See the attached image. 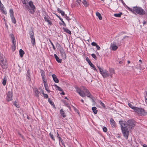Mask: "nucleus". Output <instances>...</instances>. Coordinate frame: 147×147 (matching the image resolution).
<instances>
[{"instance_id":"obj_49","label":"nucleus","mask_w":147,"mask_h":147,"mask_svg":"<svg viewBox=\"0 0 147 147\" xmlns=\"http://www.w3.org/2000/svg\"><path fill=\"white\" fill-rule=\"evenodd\" d=\"M60 13L61 14V15L63 16H64L65 15V13L64 12L62 11H61V12Z\"/></svg>"},{"instance_id":"obj_48","label":"nucleus","mask_w":147,"mask_h":147,"mask_svg":"<svg viewBox=\"0 0 147 147\" xmlns=\"http://www.w3.org/2000/svg\"><path fill=\"white\" fill-rule=\"evenodd\" d=\"M45 90L48 92H50V90H49V88H48V87H46L45 88Z\"/></svg>"},{"instance_id":"obj_19","label":"nucleus","mask_w":147,"mask_h":147,"mask_svg":"<svg viewBox=\"0 0 147 147\" xmlns=\"http://www.w3.org/2000/svg\"><path fill=\"white\" fill-rule=\"evenodd\" d=\"M57 137L58 138L59 140V143H61L62 144V145H63V146H64V144L63 142L62 139L59 136V135L57 132Z\"/></svg>"},{"instance_id":"obj_41","label":"nucleus","mask_w":147,"mask_h":147,"mask_svg":"<svg viewBox=\"0 0 147 147\" xmlns=\"http://www.w3.org/2000/svg\"><path fill=\"white\" fill-rule=\"evenodd\" d=\"M13 104L15 105L17 107L19 108V106L18 105H17V102L15 101L13 103Z\"/></svg>"},{"instance_id":"obj_15","label":"nucleus","mask_w":147,"mask_h":147,"mask_svg":"<svg viewBox=\"0 0 147 147\" xmlns=\"http://www.w3.org/2000/svg\"><path fill=\"white\" fill-rule=\"evenodd\" d=\"M110 123L113 127H115L116 124L115 122L114 121L113 119L111 118L110 119Z\"/></svg>"},{"instance_id":"obj_60","label":"nucleus","mask_w":147,"mask_h":147,"mask_svg":"<svg viewBox=\"0 0 147 147\" xmlns=\"http://www.w3.org/2000/svg\"><path fill=\"white\" fill-rule=\"evenodd\" d=\"M65 99H67V97H65Z\"/></svg>"},{"instance_id":"obj_51","label":"nucleus","mask_w":147,"mask_h":147,"mask_svg":"<svg viewBox=\"0 0 147 147\" xmlns=\"http://www.w3.org/2000/svg\"><path fill=\"white\" fill-rule=\"evenodd\" d=\"M57 46L58 47H60V45L59 44L58 42L57 43Z\"/></svg>"},{"instance_id":"obj_18","label":"nucleus","mask_w":147,"mask_h":147,"mask_svg":"<svg viewBox=\"0 0 147 147\" xmlns=\"http://www.w3.org/2000/svg\"><path fill=\"white\" fill-rule=\"evenodd\" d=\"M54 56L56 60L58 63H61L62 61V59L59 58V57L57 56L56 54L54 55Z\"/></svg>"},{"instance_id":"obj_44","label":"nucleus","mask_w":147,"mask_h":147,"mask_svg":"<svg viewBox=\"0 0 147 147\" xmlns=\"http://www.w3.org/2000/svg\"><path fill=\"white\" fill-rule=\"evenodd\" d=\"M81 2V0H77L76 2L77 4H80Z\"/></svg>"},{"instance_id":"obj_46","label":"nucleus","mask_w":147,"mask_h":147,"mask_svg":"<svg viewBox=\"0 0 147 147\" xmlns=\"http://www.w3.org/2000/svg\"><path fill=\"white\" fill-rule=\"evenodd\" d=\"M92 56L94 59H96V55L94 54H92Z\"/></svg>"},{"instance_id":"obj_5","label":"nucleus","mask_w":147,"mask_h":147,"mask_svg":"<svg viewBox=\"0 0 147 147\" xmlns=\"http://www.w3.org/2000/svg\"><path fill=\"white\" fill-rule=\"evenodd\" d=\"M3 55L0 53V65L3 69H6L7 65L6 60L4 59Z\"/></svg>"},{"instance_id":"obj_9","label":"nucleus","mask_w":147,"mask_h":147,"mask_svg":"<svg viewBox=\"0 0 147 147\" xmlns=\"http://www.w3.org/2000/svg\"><path fill=\"white\" fill-rule=\"evenodd\" d=\"M6 100L8 101L11 100L13 96L12 92L11 91H9L7 94Z\"/></svg>"},{"instance_id":"obj_33","label":"nucleus","mask_w":147,"mask_h":147,"mask_svg":"<svg viewBox=\"0 0 147 147\" xmlns=\"http://www.w3.org/2000/svg\"><path fill=\"white\" fill-rule=\"evenodd\" d=\"M49 135L51 138L54 141H55V137H54L53 135L51 133H50Z\"/></svg>"},{"instance_id":"obj_54","label":"nucleus","mask_w":147,"mask_h":147,"mask_svg":"<svg viewBox=\"0 0 147 147\" xmlns=\"http://www.w3.org/2000/svg\"><path fill=\"white\" fill-rule=\"evenodd\" d=\"M61 94H62L63 95H65V93L64 92H63L62 93H61Z\"/></svg>"},{"instance_id":"obj_30","label":"nucleus","mask_w":147,"mask_h":147,"mask_svg":"<svg viewBox=\"0 0 147 147\" xmlns=\"http://www.w3.org/2000/svg\"><path fill=\"white\" fill-rule=\"evenodd\" d=\"M40 92H41V93L43 94V96L45 98H47L48 97V95L44 93L43 91L42 90H41L40 91Z\"/></svg>"},{"instance_id":"obj_28","label":"nucleus","mask_w":147,"mask_h":147,"mask_svg":"<svg viewBox=\"0 0 147 147\" xmlns=\"http://www.w3.org/2000/svg\"><path fill=\"white\" fill-rule=\"evenodd\" d=\"M60 113L63 117H66V115L65 114L64 111L62 109L60 110Z\"/></svg>"},{"instance_id":"obj_64","label":"nucleus","mask_w":147,"mask_h":147,"mask_svg":"<svg viewBox=\"0 0 147 147\" xmlns=\"http://www.w3.org/2000/svg\"><path fill=\"white\" fill-rule=\"evenodd\" d=\"M57 17H58L59 18H60V17L58 16H57Z\"/></svg>"},{"instance_id":"obj_37","label":"nucleus","mask_w":147,"mask_h":147,"mask_svg":"<svg viewBox=\"0 0 147 147\" xmlns=\"http://www.w3.org/2000/svg\"><path fill=\"white\" fill-rule=\"evenodd\" d=\"M99 102V103L100 104V105L101 106H102V107H103V108H105V104H104V103H103L102 102L100 101Z\"/></svg>"},{"instance_id":"obj_59","label":"nucleus","mask_w":147,"mask_h":147,"mask_svg":"<svg viewBox=\"0 0 147 147\" xmlns=\"http://www.w3.org/2000/svg\"><path fill=\"white\" fill-rule=\"evenodd\" d=\"M29 76L30 74H28V77L29 78Z\"/></svg>"},{"instance_id":"obj_22","label":"nucleus","mask_w":147,"mask_h":147,"mask_svg":"<svg viewBox=\"0 0 147 147\" xmlns=\"http://www.w3.org/2000/svg\"><path fill=\"white\" fill-rule=\"evenodd\" d=\"M20 55L21 57H22L24 54V51L22 49H20L19 51Z\"/></svg>"},{"instance_id":"obj_26","label":"nucleus","mask_w":147,"mask_h":147,"mask_svg":"<svg viewBox=\"0 0 147 147\" xmlns=\"http://www.w3.org/2000/svg\"><path fill=\"white\" fill-rule=\"evenodd\" d=\"M0 8L1 11L3 13L5 14H7V12L5 10L3 6L1 7Z\"/></svg>"},{"instance_id":"obj_27","label":"nucleus","mask_w":147,"mask_h":147,"mask_svg":"<svg viewBox=\"0 0 147 147\" xmlns=\"http://www.w3.org/2000/svg\"><path fill=\"white\" fill-rule=\"evenodd\" d=\"M63 29L65 32L68 33L69 34H71V32L68 29L63 28Z\"/></svg>"},{"instance_id":"obj_58","label":"nucleus","mask_w":147,"mask_h":147,"mask_svg":"<svg viewBox=\"0 0 147 147\" xmlns=\"http://www.w3.org/2000/svg\"><path fill=\"white\" fill-rule=\"evenodd\" d=\"M127 63H130V61H127Z\"/></svg>"},{"instance_id":"obj_62","label":"nucleus","mask_w":147,"mask_h":147,"mask_svg":"<svg viewBox=\"0 0 147 147\" xmlns=\"http://www.w3.org/2000/svg\"><path fill=\"white\" fill-rule=\"evenodd\" d=\"M128 37L127 36H125V37Z\"/></svg>"},{"instance_id":"obj_31","label":"nucleus","mask_w":147,"mask_h":147,"mask_svg":"<svg viewBox=\"0 0 147 147\" xmlns=\"http://www.w3.org/2000/svg\"><path fill=\"white\" fill-rule=\"evenodd\" d=\"M122 14V13H115L114 14V16L116 17H121Z\"/></svg>"},{"instance_id":"obj_16","label":"nucleus","mask_w":147,"mask_h":147,"mask_svg":"<svg viewBox=\"0 0 147 147\" xmlns=\"http://www.w3.org/2000/svg\"><path fill=\"white\" fill-rule=\"evenodd\" d=\"M53 79L54 81L57 83H58L59 82V80L57 78L56 75L55 74H53L52 76Z\"/></svg>"},{"instance_id":"obj_20","label":"nucleus","mask_w":147,"mask_h":147,"mask_svg":"<svg viewBox=\"0 0 147 147\" xmlns=\"http://www.w3.org/2000/svg\"><path fill=\"white\" fill-rule=\"evenodd\" d=\"M92 110L94 114H96L97 113L98 111L97 108L95 107H93L92 108Z\"/></svg>"},{"instance_id":"obj_24","label":"nucleus","mask_w":147,"mask_h":147,"mask_svg":"<svg viewBox=\"0 0 147 147\" xmlns=\"http://www.w3.org/2000/svg\"><path fill=\"white\" fill-rule=\"evenodd\" d=\"M82 3L83 5H84V6L85 7H86L88 6V4L86 1L85 0H83L82 1Z\"/></svg>"},{"instance_id":"obj_34","label":"nucleus","mask_w":147,"mask_h":147,"mask_svg":"<svg viewBox=\"0 0 147 147\" xmlns=\"http://www.w3.org/2000/svg\"><path fill=\"white\" fill-rule=\"evenodd\" d=\"M55 86H56V87L57 88V89L59 91H63V90L62 88H61L60 87L56 85H55Z\"/></svg>"},{"instance_id":"obj_10","label":"nucleus","mask_w":147,"mask_h":147,"mask_svg":"<svg viewBox=\"0 0 147 147\" xmlns=\"http://www.w3.org/2000/svg\"><path fill=\"white\" fill-rule=\"evenodd\" d=\"M134 111L138 114H143V112H144V110L141 108L135 107L134 110Z\"/></svg>"},{"instance_id":"obj_38","label":"nucleus","mask_w":147,"mask_h":147,"mask_svg":"<svg viewBox=\"0 0 147 147\" xmlns=\"http://www.w3.org/2000/svg\"><path fill=\"white\" fill-rule=\"evenodd\" d=\"M49 41L50 42L51 45L52 46L53 49L54 50H55V48L54 45L53 44V43L52 42H51V40H49Z\"/></svg>"},{"instance_id":"obj_52","label":"nucleus","mask_w":147,"mask_h":147,"mask_svg":"<svg viewBox=\"0 0 147 147\" xmlns=\"http://www.w3.org/2000/svg\"><path fill=\"white\" fill-rule=\"evenodd\" d=\"M66 19L67 20H70L69 18L67 16H66Z\"/></svg>"},{"instance_id":"obj_21","label":"nucleus","mask_w":147,"mask_h":147,"mask_svg":"<svg viewBox=\"0 0 147 147\" xmlns=\"http://www.w3.org/2000/svg\"><path fill=\"white\" fill-rule=\"evenodd\" d=\"M7 78L6 76H5L3 80L2 84L3 86H5L6 84Z\"/></svg>"},{"instance_id":"obj_55","label":"nucleus","mask_w":147,"mask_h":147,"mask_svg":"<svg viewBox=\"0 0 147 147\" xmlns=\"http://www.w3.org/2000/svg\"><path fill=\"white\" fill-rule=\"evenodd\" d=\"M139 61L140 62L141 64V63H142V60H140H140H139Z\"/></svg>"},{"instance_id":"obj_25","label":"nucleus","mask_w":147,"mask_h":147,"mask_svg":"<svg viewBox=\"0 0 147 147\" xmlns=\"http://www.w3.org/2000/svg\"><path fill=\"white\" fill-rule=\"evenodd\" d=\"M0 8L1 11L3 13L5 14H7V12L5 10L3 6L1 7Z\"/></svg>"},{"instance_id":"obj_13","label":"nucleus","mask_w":147,"mask_h":147,"mask_svg":"<svg viewBox=\"0 0 147 147\" xmlns=\"http://www.w3.org/2000/svg\"><path fill=\"white\" fill-rule=\"evenodd\" d=\"M44 18L45 19V22H47L48 23V24L51 25H52V24L51 22L49 20L50 18L48 16H45Z\"/></svg>"},{"instance_id":"obj_4","label":"nucleus","mask_w":147,"mask_h":147,"mask_svg":"<svg viewBox=\"0 0 147 147\" xmlns=\"http://www.w3.org/2000/svg\"><path fill=\"white\" fill-rule=\"evenodd\" d=\"M128 9L133 13H136L141 15H143L145 14V11L142 8L138 7H133L132 9L127 7Z\"/></svg>"},{"instance_id":"obj_36","label":"nucleus","mask_w":147,"mask_h":147,"mask_svg":"<svg viewBox=\"0 0 147 147\" xmlns=\"http://www.w3.org/2000/svg\"><path fill=\"white\" fill-rule=\"evenodd\" d=\"M128 105L130 108H131L132 109H133V110H134V108H135L136 107H134L132 105H131V103H128Z\"/></svg>"},{"instance_id":"obj_6","label":"nucleus","mask_w":147,"mask_h":147,"mask_svg":"<svg viewBox=\"0 0 147 147\" xmlns=\"http://www.w3.org/2000/svg\"><path fill=\"white\" fill-rule=\"evenodd\" d=\"M100 74L102 75L104 78H107L109 76V74L108 72L106 70H103L100 66H98Z\"/></svg>"},{"instance_id":"obj_35","label":"nucleus","mask_w":147,"mask_h":147,"mask_svg":"<svg viewBox=\"0 0 147 147\" xmlns=\"http://www.w3.org/2000/svg\"><path fill=\"white\" fill-rule=\"evenodd\" d=\"M9 13L10 16H13V9H10L9 10Z\"/></svg>"},{"instance_id":"obj_8","label":"nucleus","mask_w":147,"mask_h":147,"mask_svg":"<svg viewBox=\"0 0 147 147\" xmlns=\"http://www.w3.org/2000/svg\"><path fill=\"white\" fill-rule=\"evenodd\" d=\"M30 37L31 39V42L33 45L35 44V40L34 32L33 31H30L29 32Z\"/></svg>"},{"instance_id":"obj_47","label":"nucleus","mask_w":147,"mask_h":147,"mask_svg":"<svg viewBox=\"0 0 147 147\" xmlns=\"http://www.w3.org/2000/svg\"><path fill=\"white\" fill-rule=\"evenodd\" d=\"M96 48H97V50H100V47L98 45H97L96 46Z\"/></svg>"},{"instance_id":"obj_29","label":"nucleus","mask_w":147,"mask_h":147,"mask_svg":"<svg viewBox=\"0 0 147 147\" xmlns=\"http://www.w3.org/2000/svg\"><path fill=\"white\" fill-rule=\"evenodd\" d=\"M10 17H11V18L12 22L14 24H16V21L14 17L13 16H10Z\"/></svg>"},{"instance_id":"obj_17","label":"nucleus","mask_w":147,"mask_h":147,"mask_svg":"<svg viewBox=\"0 0 147 147\" xmlns=\"http://www.w3.org/2000/svg\"><path fill=\"white\" fill-rule=\"evenodd\" d=\"M34 95L37 97H38L39 96V92L38 91L37 88L34 89Z\"/></svg>"},{"instance_id":"obj_63","label":"nucleus","mask_w":147,"mask_h":147,"mask_svg":"<svg viewBox=\"0 0 147 147\" xmlns=\"http://www.w3.org/2000/svg\"><path fill=\"white\" fill-rule=\"evenodd\" d=\"M140 66H141L140 65Z\"/></svg>"},{"instance_id":"obj_1","label":"nucleus","mask_w":147,"mask_h":147,"mask_svg":"<svg viewBox=\"0 0 147 147\" xmlns=\"http://www.w3.org/2000/svg\"><path fill=\"white\" fill-rule=\"evenodd\" d=\"M121 125V129L123 136L127 139L129 131H131L132 128L136 125L135 122L132 120H129L127 122L122 121H119Z\"/></svg>"},{"instance_id":"obj_23","label":"nucleus","mask_w":147,"mask_h":147,"mask_svg":"<svg viewBox=\"0 0 147 147\" xmlns=\"http://www.w3.org/2000/svg\"><path fill=\"white\" fill-rule=\"evenodd\" d=\"M96 16H98V18L100 20H102V17L100 14V13L98 12H97L96 13Z\"/></svg>"},{"instance_id":"obj_7","label":"nucleus","mask_w":147,"mask_h":147,"mask_svg":"<svg viewBox=\"0 0 147 147\" xmlns=\"http://www.w3.org/2000/svg\"><path fill=\"white\" fill-rule=\"evenodd\" d=\"M11 38L12 42L13 44L11 47V48L12 51H14L16 49V41L14 38V35L13 34H11Z\"/></svg>"},{"instance_id":"obj_11","label":"nucleus","mask_w":147,"mask_h":147,"mask_svg":"<svg viewBox=\"0 0 147 147\" xmlns=\"http://www.w3.org/2000/svg\"><path fill=\"white\" fill-rule=\"evenodd\" d=\"M59 51L62 58L64 59H65L66 58V56L64 50L61 48Z\"/></svg>"},{"instance_id":"obj_57","label":"nucleus","mask_w":147,"mask_h":147,"mask_svg":"<svg viewBox=\"0 0 147 147\" xmlns=\"http://www.w3.org/2000/svg\"><path fill=\"white\" fill-rule=\"evenodd\" d=\"M81 101H82V102H83H83H84V100H83L82 99V100H81Z\"/></svg>"},{"instance_id":"obj_56","label":"nucleus","mask_w":147,"mask_h":147,"mask_svg":"<svg viewBox=\"0 0 147 147\" xmlns=\"http://www.w3.org/2000/svg\"><path fill=\"white\" fill-rule=\"evenodd\" d=\"M146 23V22L145 21H144L143 22V24H145Z\"/></svg>"},{"instance_id":"obj_12","label":"nucleus","mask_w":147,"mask_h":147,"mask_svg":"<svg viewBox=\"0 0 147 147\" xmlns=\"http://www.w3.org/2000/svg\"><path fill=\"white\" fill-rule=\"evenodd\" d=\"M110 48L111 50L115 51L118 48V47L115 43H113L111 44Z\"/></svg>"},{"instance_id":"obj_39","label":"nucleus","mask_w":147,"mask_h":147,"mask_svg":"<svg viewBox=\"0 0 147 147\" xmlns=\"http://www.w3.org/2000/svg\"><path fill=\"white\" fill-rule=\"evenodd\" d=\"M48 101L50 103V104L51 105H53V106H54V103L53 102H52V100H50V99H49Z\"/></svg>"},{"instance_id":"obj_61","label":"nucleus","mask_w":147,"mask_h":147,"mask_svg":"<svg viewBox=\"0 0 147 147\" xmlns=\"http://www.w3.org/2000/svg\"><path fill=\"white\" fill-rule=\"evenodd\" d=\"M121 61H120V62H119V63H121Z\"/></svg>"},{"instance_id":"obj_40","label":"nucleus","mask_w":147,"mask_h":147,"mask_svg":"<svg viewBox=\"0 0 147 147\" xmlns=\"http://www.w3.org/2000/svg\"><path fill=\"white\" fill-rule=\"evenodd\" d=\"M44 86L45 88H46V87H47L48 86L47 85V82L46 81H45L44 80Z\"/></svg>"},{"instance_id":"obj_2","label":"nucleus","mask_w":147,"mask_h":147,"mask_svg":"<svg viewBox=\"0 0 147 147\" xmlns=\"http://www.w3.org/2000/svg\"><path fill=\"white\" fill-rule=\"evenodd\" d=\"M76 91L82 97H84L86 95L88 97L91 98L92 101L94 102V100L91 97V95L87 89L84 86L81 87L80 88H77Z\"/></svg>"},{"instance_id":"obj_50","label":"nucleus","mask_w":147,"mask_h":147,"mask_svg":"<svg viewBox=\"0 0 147 147\" xmlns=\"http://www.w3.org/2000/svg\"><path fill=\"white\" fill-rule=\"evenodd\" d=\"M57 10L58 12L60 13L61 12V11H62L59 8L57 9Z\"/></svg>"},{"instance_id":"obj_53","label":"nucleus","mask_w":147,"mask_h":147,"mask_svg":"<svg viewBox=\"0 0 147 147\" xmlns=\"http://www.w3.org/2000/svg\"><path fill=\"white\" fill-rule=\"evenodd\" d=\"M144 147H147V145L145 144H144L143 145Z\"/></svg>"},{"instance_id":"obj_3","label":"nucleus","mask_w":147,"mask_h":147,"mask_svg":"<svg viewBox=\"0 0 147 147\" xmlns=\"http://www.w3.org/2000/svg\"><path fill=\"white\" fill-rule=\"evenodd\" d=\"M22 1L23 4H25L24 6L26 9L28 10L30 13H33L35 8L32 2L30 1L29 3H28V0H22Z\"/></svg>"},{"instance_id":"obj_45","label":"nucleus","mask_w":147,"mask_h":147,"mask_svg":"<svg viewBox=\"0 0 147 147\" xmlns=\"http://www.w3.org/2000/svg\"><path fill=\"white\" fill-rule=\"evenodd\" d=\"M86 60L87 62L88 63V64H90L91 62L90 61L88 57H87L86 58Z\"/></svg>"},{"instance_id":"obj_32","label":"nucleus","mask_w":147,"mask_h":147,"mask_svg":"<svg viewBox=\"0 0 147 147\" xmlns=\"http://www.w3.org/2000/svg\"><path fill=\"white\" fill-rule=\"evenodd\" d=\"M89 64L90 65V66H91V67H92L93 68V69L94 70H96V68L95 67V66L91 62Z\"/></svg>"},{"instance_id":"obj_43","label":"nucleus","mask_w":147,"mask_h":147,"mask_svg":"<svg viewBox=\"0 0 147 147\" xmlns=\"http://www.w3.org/2000/svg\"><path fill=\"white\" fill-rule=\"evenodd\" d=\"M91 45L92 46H96L97 45V44L96 42H92L91 43Z\"/></svg>"},{"instance_id":"obj_14","label":"nucleus","mask_w":147,"mask_h":147,"mask_svg":"<svg viewBox=\"0 0 147 147\" xmlns=\"http://www.w3.org/2000/svg\"><path fill=\"white\" fill-rule=\"evenodd\" d=\"M115 74V72L113 68L110 69H109V76L111 77L112 78L113 75Z\"/></svg>"},{"instance_id":"obj_42","label":"nucleus","mask_w":147,"mask_h":147,"mask_svg":"<svg viewBox=\"0 0 147 147\" xmlns=\"http://www.w3.org/2000/svg\"><path fill=\"white\" fill-rule=\"evenodd\" d=\"M103 131L105 132H106L107 131V129L106 127H104L103 128Z\"/></svg>"}]
</instances>
